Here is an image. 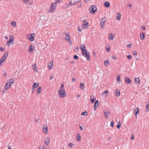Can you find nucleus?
<instances>
[{
    "label": "nucleus",
    "instance_id": "obj_1",
    "mask_svg": "<svg viewBox=\"0 0 149 149\" xmlns=\"http://www.w3.org/2000/svg\"><path fill=\"white\" fill-rule=\"evenodd\" d=\"M8 55V52H6L2 56L0 60V66L2 64V63L5 60L6 58Z\"/></svg>",
    "mask_w": 149,
    "mask_h": 149
},
{
    "label": "nucleus",
    "instance_id": "obj_2",
    "mask_svg": "<svg viewBox=\"0 0 149 149\" xmlns=\"http://www.w3.org/2000/svg\"><path fill=\"white\" fill-rule=\"evenodd\" d=\"M56 6V3L54 2V3H52L51 4L50 8L49 10V11L50 13H52L53 11H54L55 10Z\"/></svg>",
    "mask_w": 149,
    "mask_h": 149
},
{
    "label": "nucleus",
    "instance_id": "obj_3",
    "mask_svg": "<svg viewBox=\"0 0 149 149\" xmlns=\"http://www.w3.org/2000/svg\"><path fill=\"white\" fill-rule=\"evenodd\" d=\"M58 94L60 97L63 98L64 97L66 96V93L64 89L59 90Z\"/></svg>",
    "mask_w": 149,
    "mask_h": 149
},
{
    "label": "nucleus",
    "instance_id": "obj_4",
    "mask_svg": "<svg viewBox=\"0 0 149 149\" xmlns=\"http://www.w3.org/2000/svg\"><path fill=\"white\" fill-rule=\"evenodd\" d=\"M14 38V36L12 35L10 36V39L8 40L6 42V44L8 45V46H9L10 45H13L14 44L13 42V38Z\"/></svg>",
    "mask_w": 149,
    "mask_h": 149
},
{
    "label": "nucleus",
    "instance_id": "obj_5",
    "mask_svg": "<svg viewBox=\"0 0 149 149\" xmlns=\"http://www.w3.org/2000/svg\"><path fill=\"white\" fill-rule=\"evenodd\" d=\"M65 39L66 41L68 42H69L70 44H72V42L70 39V36L69 34L66 33L65 34Z\"/></svg>",
    "mask_w": 149,
    "mask_h": 149
},
{
    "label": "nucleus",
    "instance_id": "obj_6",
    "mask_svg": "<svg viewBox=\"0 0 149 149\" xmlns=\"http://www.w3.org/2000/svg\"><path fill=\"white\" fill-rule=\"evenodd\" d=\"M97 9V8L95 6L92 5L89 9L90 12L92 14H94L96 10Z\"/></svg>",
    "mask_w": 149,
    "mask_h": 149
},
{
    "label": "nucleus",
    "instance_id": "obj_7",
    "mask_svg": "<svg viewBox=\"0 0 149 149\" xmlns=\"http://www.w3.org/2000/svg\"><path fill=\"white\" fill-rule=\"evenodd\" d=\"M81 0H71L70 2V6H72L77 4Z\"/></svg>",
    "mask_w": 149,
    "mask_h": 149
},
{
    "label": "nucleus",
    "instance_id": "obj_8",
    "mask_svg": "<svg viewBox=\"0 0 149 149\" xmlns=\"http://www.w3.org/2000/svg\"><path fill=\"white\" fill-rule=\"evenodd\" d=\"M106 19L105 17H104L101 19L100 21L101 27L103 28L104 26V23L106 22Z\"/></svg>",
    "mask_w": 149,
    "mask_h": 149
},
{
    "label": "nucleus",
    "instance_id": "obj_9",
    "mask_svg": "<svg viewBox=\"0 0 149 149\" xmlns=\"http://www.w3.org/2000/svg\"><path fill=\"white\" fill-rule=\"evenodd\" d=\"M83 55L86 57V59L89 61L90 60V57L89 56V55L88 53H87V51H85V52H84V53L83 54H82Z\"/></svg>",
    "mask_w": 149,
    "mask_h": 149
},
{
    "label": "nucleus",
    "instance_id": "obj_10",
    "mask_svg": "<svg viewBox=\"0 0 149 149\" xmlns=\"http://www.w3.org/2000/svg\"><path fill=\"white\" fill-rule=\"evenodd\" d=\"M43 131L45 134H47L48 128L47 125H43Z\"/></svg>",
    "mask_w": 149,
    "mask_h": 149
},
{
    "label": "nucleus",
    "instance_id": "obj_11",
    "mask_svg": "<svg viewBox=\"0 0 149 149\" xmlns=\"http://www.w3.org/2000/svg\"><path fill=\"white\" fill-rule=\"evenodd\" d=\"M14 78L8 80L7 81V83L9 84V86H11L14 84Z\"/></svg>",
    "mask_w": 149,
    "mask_h": 149
},
{
    "label": "nucleus",
    "instance_id": "obj_12",
    "mask_svg": "<svg viewBox=\"0 0 149 149\" xmlns=\"http://www.w3.org/2000/svg\"><path fill=\"white\" fill-rule=\"evenodd\" d=\"M80 49L82 50V54H84L85 51H87L85 49V45L84 44H83L81 46Z\"/></svg>",
    "mask_w": 149,
    "mask_h": 149
},
{
    "label": "nucleus",
    "instance_id": "obj_13",
    "mask_svg": "<svg viewBox=\"0 0 149 149\" xmlns=\"http://www.w3.org/2000/svg\"><path fill=\"white\" fill-rule=\"evenodd\" d=\"M125 81L126 84H129L131 83V80L130 78H127L126 77H125Z\"/></svg>",
    "mask_w": 149,
    "mask_h": 149
},
{
    "label": "nucleus",
    "instance_id": "obj_14",
    "mask_svg": "<svg viewBox=\"0 0 149 149\" xmlns=\"http://www.w3.org/2000/svg\"><path fill=\"white\" fill-rule=\"evenodd\" d=\"M35 35L34 33H32L31 34V36L29 38V40L30 41H33L34 40V36H35Z\"/></svg>",
    "mask_w": 149,
    "mask_h": 149
},
{
    "label": "nucleus",
    "instance_id": "obj_15",
    "mask_svg": "<svg viewBox=\"0 0 149 149\" xmlns=\"http://www.w3.org/2000/svg\"><path fill=\"white\" fill-rule=\"evenodd\" d=\"M48 66L49 70H51L52 69L53 67V61H51L48 64Z\"/></svg>",
    "mask_w": 149,
    "mask_h": 149
},
{
    "label": "nucleus",
    "instance_id": "obj_16",
    "mask_svg": "<svg viewBox=\"0 0 149 149\" xmlns=\"http://www.w3.org/2000/svg\"><path fill=\"white\" fill-rule=\"evenodd\" d=\"M86 20H84V23L83 25L84 26V28L86 29L87 27L89 26L88 23V22H85Z\"/></svg>",
    "mask_w": 149,
    "mask_h": 149
},
{
    "label": "nucleus",
    "instance_id": "obj_17",
    "mask_svg": "<svg viewBox=\"0 0 149 149\" xmlns=\"http://www.w3.org/2000/svg\"><path fill=\"white\" fill-rule=\"evenodd\" d=\"M104 113L105 117L107 118L108 117L110 113L109 112H107L106 111H104Z\"/></svg>",
    "mask_w": 149,
    "mask_h": 149
},
{
    "label": "nucleus",
    "instance_id": "obj_18",
    "mask_svg": "<svg viewBox=\"0 0 149 149\" xmlns=\"http://www.w3.org/2000/svg\"><path fill=\"white\" fill-rule=\"evenodd\" d=\"M50 139L49 138L47 137L45 140V142L46 145H48L49 143Z\"/></svg>",
    "mask_w": 149,
    "mask_h": 149
},
{
    "label": "nucleus",
    "instance_id": "obj_19",
    "mask_svg": "<svg viewBox=\"0 0 149 149\" xmlns=\"http://www.w3.org/2000/svg\"><path fill=\"white\" fill-rule=\"evenodd\" d=\"M90 99L91 100V102L92 103H94L96 100L95 98L93 95H91L90 96Z\"/></svg>",
    "mask_w": 149,
    "mask_h": 149
},
{
    "label": "nucleus",
    "instance_id": "obj_20",
    "mask_svg": "<svg viewBox=\"0 0 149 149\" xmlns=\"http://www.w3.org/2000/svg\"><path fill=\"white\" fill-rule=\"evenodd\" d=\"M139 107L136 108L134 110V113L136 117L138 113L139 112Z\"/></svg>",
    "mask_w": 149,
    "mask_h": 149
},
{
    "label": "nucleus",
    "instance_id": "obj_21",
    "mask_svg": "<svg viewBox=\"0 0 149 149\" xmlns=\"http://www.w3.org/2000/svg\"><path fill=\"white\" fill-rule=\"evenodd\" d=\"M34 50V47L32 45H30L28 50L29 52H32Z\"/></svg>",
    "mask_w": 149,
    "mask_h": 149
},
{
    "label": "nucleus",
    "instance_id": "obj_22",
    "mask_svg": "<svg viewBox=\"0 0 149 149\" xmlns=\"http://www.w3.org/2000/svg\"><path fill=\"white\" fill-rule=\"evenodd\" d=\"M39 83H36V82L34 83L32 86V89H34L35 88H37L39 86Z\"/></svg>",
    "mask_w": 149,
    "mask_h": 149
},
{
    "label": "nucleus",
    "instance_id": "obj_23",
    "mask_svg": "<svg viewBox=\"0 0 149 149\" xmlns=\"http://www.w3.org/2000/svg\"><path fill=\"white\" fill-rule=\"evenodd\" d=\"M145 37V33H142V34L141 33L140 34V37L141 40H143Z\"/></svg>",
    "mask_w": 149,
    "mask_h": 149
},
{
    "label": "nucleus",
    "instance_id": "obj_24",
    "mask_svg": "<svg viewBox=\"0 0 149 149\" xmlns=\"http://www.w3.org/2000/svg\"><path fill=\"white\" fill-rule=\"evenodd\" d=\"M42 91V88L41 87H39L37 90V94L38 95L39 94L41 93Z\"/></svg>",
    "mask_w": 149,
    "mask_h": 149
},
{
    "label": "nucleus",
    "instance_id": "obj_25",
    "mask_svg": "<svg viewBox=\"0 0 149 149\" xmlns=\"http://www.w3.org/2000/svg\"><path fill=\"white\" fill-rule=\"evenodd\" d=\"M9 85V84L8 83L6 84L4 86V89L6 90H7L11 86H10Z\"/></svg>",
    "mask_w": 149,
    "mask_h": 149
},
{
    "label": "nucleus",
    "instance_id": "obj_26",
    "mask_svg": "<svg viewBox=\"0 0 149 149\" xmlns=\"http://www.w3.org/2000/svg\"><path fill=\"white\" fill-rule=\"evenodd\" d=\"M104 5L106 7H109L110 6V3L108 1H106L104 3Z\"/></svg>",
    "mask_w": 149,
    "mask_h": 149
},
{
    "label": "nucleus",
    "instance_id": "obj_27",
    "mask_svg": "<svg viewBox=\"0 0 149 149\" xmlns=\"http://www.w3.org/2000/svg\"><path fill=\"white\" fill-rule=\"evenodd\" d=\"M79 87L81 89L83 90L84 88V83H81L80 84Z\"/></svg>",
    "mask_w": 149,
    "mask_h": 149
},
{
    "label": "nucleus",
    "instance_id": "obj_28",
    "mask_svg": "<svg viewBox=\"0 0 149 149\" xmlns=\"http://www.w3.org/2000/svg\"><path fill=\"white\" fill-rule=\"evenodd\" d=\"M114 38V36L111 33H110L109 34V39L113 40Z\"/></svg>",
    "mask_w": 149,
    "mask_h": 149
},
{
    "label": "nucleus",
    "instance_id": "obj_29",
    "mask_svg": "<svg viewBox=\"0 0 149 149\" xmlns=\"http://www.w3.org/2000/svg\"><path fill=\"white\" fill-rule=\"evenodd\" d=\"M134 81L136 84L140 83V79L139 78H135Z\"/></svg>",
    "mask_w": 149,
    "mask_h": 149
},
{
    "label": "nucleus",
    "instance_id": "obj_30",
    "mask_svg": "<svg viewBox=\"0 0 149 149\" xmlns=\"http://www.w3.org/2000/svg\"><path fill=\"white\" fill-rule=\"evenodd\" d=\"M76 139L77 141H79L81 140V136L79 134H77L76 136Z\"/></svg>",
    "mask_w": 149,
    "mask_h": 149
},
{
    "label": "nucleus",
    "instance_id": "obj_31",
    "mask_svg": "<svg viewBox=\"0 0 149 149\" xmlns=\"http://www.w3.org/2000/svg\"><path fill=\"white\" fill-rule=\"evenodd\" d=\"M32 67L33 70L35 72H37V69L36 64L33 65H32Z\"/></svg>",
    "mask_w": 149,
    "mask_h": 149
},
{
    "label": "nucleus",
    "instance_id": "obj_32",
    "mask_svg": "<svg viewBox=\"0 0 149 149\" xmlns=\"http://www.w3.org/2000/svg\"><path fill=\"white\" fill-rule=\"evenodd\" d=\"M117 91L115 90L116 92V95L118 97H119L120 96V91L118 92H117Z\"/></svg>",
    "mask_w": 149,
    "mask_h": 149
},
{
    "label": "nucleus",
    "instance_id": "obj_33",
    "mask_svg": "<svg viewBox=\"0 0 149 149\" xmlns=\"http://www.w3.org/2000/svg\"><path fill=\"white\" fill-rule=\"evenodd\" d=\"M108 93V91L107 90V91H104L103 93V94L104 95V94H105V95H104V96L105 97H107V94Z\"/></svg>",
    "mask_w": 149,
    "mask_h": 149
},
{
    "label": "nucleus",
    "instance_id": "obj_34",
    "mask_svg": "<svg viewBox=\"0 0 149 149\" xmlns=\"http://www.w3.org/2000/svg\"><path fill=\"white\" fill-rule=\"evenodd\" d=\"M104 64L106 66H108L109 65V61L108 60H107L106 61H104Z\"/></svg>",
    "mask_w": 149,
    "mask_h": 149
},
{
    "label": "nucleus",
    "instance_id": "obj_35",
    "mask_svg": "<svg viewBox=\"0 0 149 149\" xmlns=\"http://www.w3.org/2000/svg\"><path fill=\"white\" fill-rule=\"evenodd\" d=\"M120 17L121 15L120 13H118L117 15V19L119 20L120 19Z\"/></svg>",
    "mask_w": 149,
    "mask_h": 149
},
{
    "label": "nucleus",
    "instance_id": "obj_36",
    "mask_svg": "<svg viewBox=\"0 0 149 149\" xmlns=\"http://www.w3.org/2000/svg\"><path fill=\"white\" fill-rule=\"evenodd\" d=\"M146 110L147 111H149V104H148L146 105Z\"/></svg>",
    "mask_w": 149,
    "mask_h": 149
},
{
    "label": "nucleus",
    "instance_id": "obj_37",
    "mask_svg": "<svg viewBox=\"0 0 149 149\" xmlns=\"http://www.w3.org/2000/svg\"><path fill=\"white\" fill-rule=\"evenodd\" d=\"M87 113L86 111H85V112H84L82 113L81 115L83 116H86L87 115Z\"/></svg>",
    "mask_w": 149,
    "mask_h": 149
},
{
    "label": "nucleus",
    "instance_id": "obj_38",
    "mask_svg": "<svg viewBox=\"0 0 149 149\" xmlns=\"http://www.w3.org/2000/svg\"><path fill=\"white\" fill-rule=\"evenodd\" d=\"M120 76L119 75L118 76L117 79H116L117 81L118 82H119L120 80Z\"/></svg>",
    "mask_w": 149,
    "mask_h": 149
},
{
    "label": "nucleus",
    "instance_id": "obj_39",
    "mask_svg": "<svg viewBox=\"0 0 149 149\" xmlns=\"http://www.w3.org/2000/svg\"><path fill=\"white\" fill-rule=\"evenodd\" d=\"M121 125V124L119 122L117 125V127L118 129H120Z\"/></svg>",
    "mask_w": 149,
    "mask_h": 149
},
{
    "label": "nucleus",
    "instance_id": "obj_40",
    "mask_svg": "<svg viewBox=\"0 0 149 149\" xmlns=\"http://www.w3.org/2000/svg\"><path fill=\"white\" fill-rule=\"evenodd\" d=\"M73 58L75 60H77L78 59L79 57L77 55H75L74 56Z\"/></svg>",
    "mask_w": 149,
    "mask_h": 149
},
{
    "label": "nucleus",
    "instance_id": "obj_41",
    "mask_svg": "<svg viewBox=\"0 0 149 149\" xmlns=\"http://www.w3.org/2000/svg\"><path fill=\"white\" fill-rule=\"evenodd\" d=\"M110 126L112 127H114V123L113 122V121H112L111 122Z\"/></svg>",
    "mask_w": 149,
    "mask_h": 149
},
{
    "label": "nucleus",
    "instance_id": "obj_42",
    "mask_svg": "<svg viewBox=\"0 0 149 149\" xmlns=\"http://www.w3.org/2000/svg\"><path fill=\"white\" fill-rule=\"evenodd\" d=\"M73 144L72 143H70L68 145V146L70 148H72V146H73Z\"/></svg>",
    "mask_w": 149,
    "mask_h": 149
},
{
    "label": "nucleus",
    "instance_id": "obj_43",
    "mask_svg": "<svg viewBox=\"0 0 149 149\" xmlns=\"http://www.w3.org/2000/svg\"><path fill=\"white\" fill-rule=\"evenodd\" d=\"M106 50L107 52L109 51L110 49V47L109 46H108L107 47H106Z\"/></svg>",
    "mask_w": 149,
    "mask_h": 149
},
{
    "label": "nucleus",
    "instance_id": "obj_44",
    "mask_svg": "<svg viewBox=\"0 0 149 149\" xmlns=\"http://www.w3.org/2000/svg\"><path fill=\"white\" fill-rule=\"evenodd\" d=\"M127 58L129 60H130L131 59V56L130 55H128L127 56Z\"/></svg>",
    "mask_w": 149,
    "mask_h": 149
},
{
    "label": "nucleus",
    "instance_id": "obj_45",
    "mask_svg": "<svg viewBox=\"0 0 149 149\" xmlns=\"http://www.w3.org/2000/svg\"><path fill=\"white\" fill-rule=\"evenodd\" d=\"M134 135L133 134H132L131 135V139H134Z\"/></svg>",
    "mask_w": 149,
    "mask_h": 149
},
{
    "label": "nucleus",
    "instance_id": "obj_46",
    "mask_svg": "<svg viewBox=\"0 0 149 149\" xmlns=\"http://www.w3.org/2000/svg\"><path fill=\"white\" fill-rule=\"evenodd\" d=\"M12 25L13 26H15L16 25V23L15 22H13L12 23Z\"/></svg>",
    "mask_w": 149,
    "mask_h": 149
},
{
    "label": "nucleus",
    "instance_id": "obj_47",
    "mask_svg": "<svg viewBox=\"0 0 149 149\" xmlns=\"http://www.w3.org/2000/svg\"><path fill=\"white\" fill-rule=\"evenodd\" d=\"M133 54L134 55H136L137 54V53L136 52V51H133Z\"/></svg>",
    "mask_w": 149,
    "mask_h": 149
},
{
    "label": "nucleus",
    "instance_id": "obj_48",
    "mask_svg": "<svg viewBox=\"0 0 149 149\" xmlns=\"http://www.w3.org/2000/svg\"><path fill=\"white\" fill-rule=\"evenodd\" d=\"M98 105H99V104L95 103L94 106L97 107L98 106Z\"/></svg>",
    "mask_w": 149,
    "mask_h": 149
},
{
    "label": "nucleus",
    "instance_id": "obj_49",
    "mask_svg": "<svg viewBox=\"0 0 149 149\" xmlns=\"http://www.w3.org/2000/svg\"><path fill=\"white\" fill-rule=\"evenodd\" d=\"M64 85L63 84H61V87L62 89L63 88V87L64 86Z\"/></svg>",
    "mask_w": 149,
    "mask_h": 149
},
{
    "label": "nucleus",
    "instance_id": "obj_50",
    "mask_svg": "<svg viewBox=\"0 0 149 149\" xmlns=\"http://www.w3.org/2000/svg\"><path fill=\"white\" fill-rule=\"evenodd\" d=\"M141 28L143 29V30H145L146 29V27L145 26H142L141 27Z\"/></svg>",
    "mask_w": 149,
    "mask_h": 149
},
{
    "label": "nucleus",
    "instance_id": "obj_51",
    "mask_svg": "<svg viewBox=\"0 0 149 149\" xmlns=\"http://www.w3.org/2000/svg\"><path fill=\"white\" fill-rule=\"evenodd\" d=\"M81 30H82V29L81 28H80L79 27H78V31H80L81 32Z\"/></svg>",
    "mask_w": 149,
    "mask_h": 149
},
{
    "label": "nucleus",
    "instance_id": "obj_52",
    "mask_svg": "<svg viewBox=\"0 0 149 149\" xmlns=\"http://www.w3.org/2000/svg\"><path fill=\"white\" fill-rule=\"evenodd\" d=\"M4 49L3 47H1L0 48V50L1 51H2Z\"/></svg>",
    "mask_w": 149,
    "mask_h": 149
},
{
    "label": "nucleus",
    "instance_id": "obj_53",
    "mask_svg": "<svg viewBox=\"0 0 149 149\" xmlns=\"http://www.w3.org/2000/svg\"><path fill=\"white\" fill-rule=\"evenodd\" d=\"M7 75V74L6 72H5L3 74V76H6Z\"/></svg>",
    "mask_w": 149,
    "mask_h": 149
},
{
    "label": "nucleus",
    "instance_id": "obj_54",
    "mask_svg": "<svg viewBox=\"0 0 149 149\" xmlns=\"http://www.w3.org/2000/svg\"><path fill=\"white\" fill-rule=\"evenodd\" d=\"M76 81V79L75 78H73L72 79V82L75 81Z\"/></svg>",
    "mask_w": 149,
    "mask_h": 149
},
{
    "label": "nucleus",
    "instance_id": "obj_55",
    "mask_svg": "<svg viewBox=\"0 0 149 149\" xmlns=\"http://www.w3.org/2000/svg\"><path fill=\"white\" fill-rule=\"evenodd\" d=\"M116 57L115 56H112V58L114 59H116Z\"/></svg>",
    "mask_w": 149,
    "mask_h": 149
},
{
    "label": "nucleus",
    "instance_id": "obj_56",
    "mask_svg": "<svg viewBox=\"0 0 149 149\" xmlns=\"http://www.w3.org/2000/svg\"><path fill=\"white\" fill-rule=\"evenodd\" d=\"M69 59V57H68V56L66 57H65V59L66 60H68Z\"/></svg>",
    "mask_w": 149,
    "mask_h": 149
},
{
    "label": "nucleus",
    "instance_id": "obj_57",
    "mask_svg": "<svg viewBox=\"0 0 149 149\" xmlns=\"http://www.w3.org/2000/svg\"><path fill=\"white\" fill-rule=\"evenodd\" d=\"M132 6V5L130 3V4H129L128 5V6L129 7H131V6Z\"/></svg>",
    "mask_w": 149,
    "mask_h": 149
},
{
    "label": "nucleus",
    "instance_id": "obj_58",
    "mask_svg": "<svg viewBox=\"0 0 149 149\" xmlns=\"http://www.w3.org/2000/svg\"><path fill=\"white\" fill-rule=\"evenodd\" d=\"M81 4H79L78 6L77 7L78 8H80L81 7Z\"/></svg>",
    "mask_w": 149,
    "mask_h": 149
},
{
    "label": "nucleus",
    "instance_id": "obj_59",
    "mask_svg": "<svg viewBox=\"0 0 149 149\" xmlns=\"http://www.w3.org/2000/svg\"><path fill=\"white\" fill-rule=\"evenodd\" d=\"M53 76H50V79L51 80L53 78Z\"/></svg>",
    "mask_w": 149,
    "mask_h": 149
},
{
    "label": "nucleus",
    "instance_id": "obj_60",
    "mask_svg": "<svg viewBox=\"0 0 149 149\" xmlns=\"http://www.w3.org/2000/svg\"><path fill=\"white\" fill-rule=\"evenodd\" d=\"M96 107H97L94 106V110H95L96 109H97Z\"/></svg>",
    "mask_w": 149,
    "mask_h": 149
},
{
    "label": "nucleus",
    "instance_id": "obj_61",
    "mask_svg": "<svg viewBox=\"0 0 149 149\" xmlns=\"http://www.w3.org/2000/svg\"><path fill=\"white\" fill-rule=\"evenodd\" d=\"M95 103H97V104H98V100H97L95 102Z\"/></svg>",
    "mask_w": 149,
    "mask_h": 149
},
{
    "label": "nucleus",
    "instance_id": "obj_62",
    "mask_svg": "<svg viewBox=\"0 0 149 149\" xmlns=\"http://www.w3.org/2000/svg\"><path fill=\"white\" fill-rule=\"evenodd\" d=\"M8 149H12L11 148V147H10V146H8Z\"/></svg>",
    "mask_w": 149,
    "mask_h": 149
},
{
    "label": "nucleus",
    "instance_id": "obj_63",
    "mask_svg": "<svg viewBox=\"0 0 149 149\" xmlns=\"http://www.w3.org/2000/svg\"><path fill=\"white\" fill-rule=\"evenodd\" d=\"M131 45V44H129L127 45V47H130Z\"/></svg>",
    "mask_w": 149,
    "mask_h": 149
},
{
    "label": "nucleus",
    "instance_id": "obj_64",
    "mask_svg": "<svg viewBox=\"0 0 149 149\" xmlns=\"http://www.w3.org/2000/svg\"><path fill=\"white\" fill-rule=\"evenodd\" d=\"M3 94H4V93L6 92L4 90H3L2 91Z\"/></svg>",
    "mask_w": 149,
    "mask_h": 149
}]
</instances>
